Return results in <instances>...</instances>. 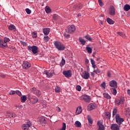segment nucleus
I'll list each match as a JSON object with an SVG mask.
<instances>
[{"label":"nucleus","instance_id":"nucleus-37","mask_svg":"<svg viewBox=\"0 0 130 130\" xmlns=\"http://www.w3.org/2000/svg\"><path fill=\"white\" fill-rule=\"evenodd\" d=\"M117 113V108H115L113 111V116H114V115H116Z\"/></svg>","mask_w":130,"mask_h":130},{"label":"nucleus","instance_id":"nucleus-27","mask_svg":"<svg viewBox=\"0 0 130 130\" xmlns=\"http://www.w3.org/2000/svg\"><path fill=\"white\" fill-rule=\"evenodd\" d=\"M115 105H117V106H119L120 104H121V103L120 102V100L117 99L115 100Z\"/></svg>","mask_w":130,"mask_h":130},{"label":"nucleus","instance_id":"nucleus-19","mask_svg":"<svg viewBox=\"0 0 130 130\" xmlns=\"http://www.w3.org/2000/svg\"><path fill=\"white\" fill-rule=\"evenodd\" d=\"M116 89H117V88H111V91L112 92V94H113V95H116V94H117V90H116Z\"/></svg>","mask_w":130,"mask_h":130},{"label":"nucleus","instance_id":"nucleus-34","mask_svg":"<svg viewBox=\"0 0 130 130\" xmlns=\"http://www.w3.org/2000/svg\"><path fill=\"white\" fill-rule=\"evenodd\" d=\"M86 50H87L88 53L91 54L92 53V48L90 47H86Z\"/></svg>","mask_w":130,"mask_h":130},{"label":"nucleus","instance_id":"nucleus-13","mask_svg":"<svg viewBox=\"0 0 130 130\" xmlns=\"http://www.w3.org/2000/svg\"><path fill=\"white\" fill-rule=\"evenodd\" d=\"M111 129L112 130H120V125L117 124H113L111 126Z\"/></svg>","mask_w":130,"mask_h":130},{"label":"nucleus","instance_id":"nucleus-12","mask_svg":"<svg viewBox=\"0 0 130 130\" xmlns=\"http://www.w3.org/2000/svg\"><path fill=\"white\" fill-rule=\"evenodd\" d=\"M96 107H97V105H96L95 104H89L87 106V110H89V111L93 110V109H95Z\"/></svg>","mask_w":130,"mask_h":130},{"label":"nucleus","instance_id":"nucleus-1","mask_svg":"<svg viewBox=\"0 0 130 130\" xmlns=\"http://www.w3.org/2000/svg\"><path fill=\"white\" fill-rule=\"evenodd\" d=\"M54 45L55 46V47H56V48L60 51H62L63 50H64V49H66V47L64 46V45H63V44H62V43H60V42H55L54 43Z\"/></svg>","mask_w":130,"mask_h":130},{"label":"nucleus","instance_id":"nucleus-47","mask_svg":"<svg viewBox=\"0 0 130 130\" xmlns=\"http://www.w3.org/2000/svg\"><path fill=\"white\" fill-rule=\"evenodd\" d=\"M53 20H55L56 21V20H57V19H58V16H57V15L56 14H54L53 15Z\"/></svg>","mask_w":130,"mask_h":130},{"label":"nucleus","instance_id":"nucleus-32","mask_svg":"<svg viewBox=\"0 0 130 130\" xmlns=\"http://www.w3.org/2000/svg\"><path fill=\"white\" fill-rule=\"evenodd\" d=\"M12 112H10L9 111H7V113H6V116L7 118H12Z\"/></svg>","mask_w":130,"mask_h":130},{"label":"nucleus","instance_id":"nucleus-2","mask_svg":"<svg viewBox=\"0 0 130 130\" xmlns=\"http://www.w3.org/2000/svg\"><path fill=\"white\" fill-rule=\"evenodd\" d=\"M27 49L29 51H32L34 54H36L38 53V47L36 46H27Z\"/></svg>","mask_w":130,"mask_h":130},{"label":"nucleus","instance_id":"nucleus-42","mask_svg":"<svg viewBox=\"0 0 130 130\" xmlns=\"http://www.w3.org/2000/svg\"><path fill=\"white\" fill-rule=\"evenodd\" d=\"M85 38H86V39L88 40V41H91L92 40V39L91 38V37L89 35L85 36Z\"/></svg>","mask_w":130,"mask_h":130},{"label":"nucleus","instance_id":"nucleus-8","mask_svg":"<svg viewBox=\"0 0 130 130\" xmlns=\"http://www.w3.org/2000/svg\"><path fill=\"white\" fill-rule=\"evenodd\" d=\"M62 74L66 77V78H71V77H72L71 70H67V71H63Z\"/></svg>","mask_w":130,"mask_h":130},{"label":"nucleus","instance_id":"nucleus-50","mask_svg":"<svg viewBox=\"0 0 130 130\" xmlns=\"http://www.w3.org/2000/svg\"><path fill=\"white\" fill-rule=\"evenodd\" d=\"M16 93L17 95H18V96H22V93H21V91H20L19 90H16Z\"/></svg>","mask_w":130,"mask_h":130},{"label":"nucleus","instance_id":"nucleus-39","mask_svg":"<svg viewBox=\"0 0 130 130\" xmlns=\"http://www.w3.org/2000/svg\"><path fill=\"white\" fill-rule=\"evenodd\" d=\"M106 118H108L110 119V117H111V115L110 114V113L107 112L106 113Z\"/></svg>","mask_w":130,"mask_h":130},{"label":"nucleus","instance_id":"nucleus-3","mask_svg":"<svg viewBox=\"0 0 130 130\" xmlns=\"http://www.w3.org/2000/svg\"><path fill=\"white\" fill-rule=\"evenodd\" d=\"M115 120L117 124L120 125L124 121V119L120 117L119 114H117L115 116Z\"/></svg>","mask_w":130,"mask_h":130},{"label":"nucleus","instance_id":"nucleus-11","mask_svg":"<svg viewBox=\"0 0 130 130\" xmlns=\"http://www.w3.org/2000/svg\"><path fill=\"white\" fill-rule=\"evenodd\" d=\"M97 125L98 127V130H105V127L102 124V122L98 121L97 122Z\"/></svg>","mask_w":130,"mask_h":130},{"label":"nucleus","instance_id":"nucleus-20","mask_svg":"<svg viewBox=\"0 0 130 130\" xmlns=\"http://www.w3.org/2000/svg\"><path fill=\"white\" fill-rule=\"evenodd\" d=\"M103 96L104 98H106V99H111V96L107 93H103Z\"/></svg>","mask_w":130,"mask_h":130},{"label":"nucleus","instance_id":"nucleus-59","mask_svg":"<svg viewBox=\"0 0 130 130\" xmlns=\"http://www.w3.org/2000/svg\"><path fill=\"white\" fill-rule=\"evenodd\" d=\"M56 110L57 112H60L61 109L58 107H56Z\"/></svg>","mask_w":130,"mask_h":130},{"label":"nucleus","instance_id":"nucleus-9","mask_svg":"<svg viewBox=\"0 0 130 130\" xmlns=\"http://www.w3.org/2000/svg\"><path fill=\"white\" fill-rule=\"evenodd\" d=\"M109 85L111 88H117V82L115 80H112L109 82Z\"/></svg>","mask_w":130,"mask_h":130},{"label":"nucleus","instance_id":"nucleus-44","mask_svg":"<svg viewBox=\"0 0 130 130\" xmlns=\"http://www.w3.org/2000/svg\"><path fill=\"white\" fill-rule=\"evenodd\" d=\"M9 41H10V39L7 37L4 38V40L3 41L4 42V43H7V42H9Z\"/></svg>","mask_w":130,"mask_h":130},{"label":"nucleus","instance_id":"nucleus-26","mask_svg":"<svg viewBox=\"0 0 130 130\" xmlns=\"http://www.w3.org/2000/svg\"><path fill=\"white\" fill-rule=\"evenodd\" d=\"M26 100H27V96L26 95H23L21 97V102L22 103H24V102H26Z\"/></svg>","mask_w":130,"mask_h":130},{"label":"nucleus","instance_id":"nucleus-63","mask_svg":"<svg viewBox=\"0 0 130 130\" xmlns=\"http://www.w3.org/2000/svg\"><path fill=\"white\" fill-rule=\"evenodd\" d=\"M15 107H16V109H21V107L20 106H15Z\"/></svg>","mask_w":130,"mask_h":130},{"label":"nucleus","instance_id":"nucleus-43","mask_svg":"<svg viewBox=\"0 0 130 130\" xmlns=\"http://www.w3.org/2000/svg\"><path fill=\"white\" fill-rule=\"evenodd\" d=\"M93 73H95V74H100L101 73V71L99 69H97L96 70H94L93 71Z\"/></svg>","mask_w":130,"mask_h":130},{"label":"nucleus","instance_id":"nucleus-16","mask_svg":"<svg viewBox=\"0 0 130 130\" xmlns=\"http://www.w3.org/2000/svg\"><path fill=\"white\" fill-rule=\"evenodd\" d=\"M109 14L112 16L115 15V9H114V7L111 6L109 10Z\"/></svg>","mask_w":130,"mask_h":130},{"label":"nucleus","instance_id":"nucleus-10","mask_svg":"<svg viewBox=\"0 0 130 130\" xmlns=\"http://www.w3.org/2000/svg\"><path fill=\"white\" fill-rule=\"evenodd\" d=\"M30 67H31V64H30L29 62L27 61H24L23 62L22 67L24 70H28Z\"/></svg>","mask_w":130,"mask_h":130},{"label":"nucleus","instance_id":"nucleus-48","mask_svg":"<svg viewBox=\"0 0 130 130\" xmlns=\"http://www.w3.org/2000/svg\"><path fill=\"white\" fill-rule=\"evenodd\" d=\"M53 76V75L51 73L48 72V73H47V78H50V77H52Z\"/></svg>","mask_w":130,"mask_h":130},{"label":"nucleus","instance_id":"nucleus-57","mask_svg":"<svg viewBox=\"0 0 130 130\" xmlns=\"http://www.w3.org/2000/svg\"><path fill=\"white\" fill-rule=\"evenodd\" d=\"M20 43L21 44H22V45H23V46H27V44H26V43L25 42H23L22 41H20Z\"/></svg>","mask_w":130,"mask_h":130},{"label":"nucleus","instance_id":"nucleus-62","mask_svg":"<svg viewBox=\"0 0 130 130\" xmlns=\"http://www.w3.org/2000/svg\"><path fill=\"white\" fill-rule=\"evenodd\" d=\"M90 75H91V77H95V74H94L93 72H91Z\"/></svg>","mask_w":130,"mask_h":130},{"label":"nucleus","instance_id":"nucleus-15","mask_svg":"<svg viewBox=\"0 0 130 130\" xmlns=\"http://www.w3.org/2000/svg\"><path fill=\"white\" fill-rule=\"evenodd\" d=\"M8 47V45L7 43L2 40H0V48H5Z\"/></svg>","mask_w":130,"mask_h":130},{"label":"nucleus","instance_id":"nucleus-18","mask_svg":"<svg viewBox=\"0 0 130 130\" xmlns=\"http://www.w3.org/2000/svg\"><path fill=\"white\" fill-rule=\"evenodd\" d=\"M8 29L10 31H16V26L14 24H11L8 26Z\"/></svg>","mask_w":130,"mask_h":130},{"label":"nucleus","instance_id":"nucleus-14","mask_svg":"<svg viewBox=\"0 0 130 130\" xmlns=\"http://www.w3.org/2000/svg\"><path fill=\"white\" fill-rule=\"evenodd\" d=\"M38 121L41 123L42 125H45L46 124V120H45V117H41L39 118Z\"/></svg>","mask_w":130,"mask_h":130},{"label":"nucleus","instance_id":"nucleus-41","mask_svg":"<svg viewBox=\"0 0 130 130\" xmlns=\"http://www.w3.org/2000/svg\"><path fill=\"white\" fill-rule=\"evenodd\" d=\"M44 40L46 42H48V41H49V37L46 36H45L44 37Z\"/></svg>","mask_w":130,"mask_h":130},{"label":"nucleus","instance_id":"nucleus-22","mask_svg":"<svg viewBox=\"0 0 130 130\" xmlns=\"http://www.w3.org/2000/svg\"><path fill=\"white\" fill-rule=\"evenodd\" d=\"M124 11H126V12H127V11H129L130 10V6L128 4H126L124 6Z\"/></svg>","mask_w":130,"mask_h":130},{"label":"nucleus","instance_id":"nucleus-51","mask_svg":"<svg viewBox=\"0 0 130 130\" xmlns=\"http://www.w3.org/2000/svg\"><path fill=\"white\" fill-rule=\"evenodd\" d=\"M120 101L121 102V104H123V103H124V98L121 97Z\"/></svg>","mask_w":130,"mask_h":130},{"label":"nucleus","instance_id":"nucleus-28","mask_svg":"<svg viewBox=\"0 0 130 130\" xmlns=\"http://www.w3.org/2000/svg\"><path fill=\"white\" fill-rule=\"evenodd\" d=\"M82 113V107H78L76 110L77 114H80V113Z\"/></svg>","mask_w":130,"mask_h":130},{"label":"nucleus","instance_id":"nucleus-49","mask_svg":"<svg viewBox=\"0 0 130 130\" xmlns=\"http://www.w3.org/2000/svg\"><path fill=\"white\" fill-rule=\"evenodd\" d=\"M82 89V87H81V86H80V85H77V86H76V90H77V91H81V90Z\"/></svg>","mask_w":130,"mask_h":130},{"label":"nucleus","instance_id":"nucleus-36","mask_svg":"<svg viewBox=\"0 0 130 130\" xmlns=\"http://www.w3.org/2000/svg\"><path fill=\"white\" fill-rule=\"evenodd\" d=\"M55 92L56 93H59V92H60V87L58 86H56L55 89Z\"/></svg>","mask_w":130,"mask_h":130},{"label":"nucleus","instance_id":"nucleus-29","mask_svg":"<svg viewBox=\"0 0 130 130\" xmlns=\"http://www.w3.org/2000/svg\"><path fill=\"white\" fill-rule=\"evenodd\" d=\"M79 40L82 45H85L86 44V41H85V40L83 39L82 38H79Z\"/></svg>","mask_w":130,"mask_h":130},{"label":"nucleus","instance_id":"nucleus-64","mask_svg":"<svg viewBox=\"0 0 130 130\" xmlns=\"http://www.w3.org/2000/svg\"><path fill=\"white\" fill-rule=\"evenodd\" d=\"M127 93L128 95H130V90L129 89L127 90Z\"/></svg>","mask_w":130,"mask_h":130},{"label":"nucleus","instance_id":"nucleus-21","mask_svg":"<svg viewBox=\"0 0 130 130\" xmlns=\"http://www.w3.org/2000/svg\"><path fill=\"white\" fill-rule=\"evenodd\" d=\"M125 114L127 116H130V108H127L125 109Z\"/></svg>","mask_w":130,"mask_h":130},{"label":"nucleus","instance_id":"nucleus-5","mask_svg":"<svg viewBox=\"0 0 130 130\" xmlns=\"http://www.w3.org/2000/svg\"><path fill=\"white\" fill-rule=\"evenodd\" d=\"M76 31V26L74 25H69L68 27V33L70 34H72V33H74Z\"/></svg>","mask_w":130,"mask_h":130},{"label":"nucleus","instance_id":"nucleus-54","mask_svg":"<svg viewBox=\"0 0 130 130\" xmlns=\"http://www.w3.org/2000/svg\"><path fill=\"white\" fill-rule=\"evenodd\" d=\"M63 35L64 37L67 38V39H69V38H70V35L64 33Z\"/></svg>","mask_w":130,"mask_h":130},{"label":"nucleus","instance_id":"nucleus-30","mask_svg":"<svg viewBox=\"0 0 130 130\" xmlns=\"http://www.w3.org/2000/svg\"><path fill=\"white\" fill-rule=\"evenodd\" d=\"M34 94H35V95H37V96L39 97V96H40V95H41V91L37 89Z\"/></svg>","mask_w":130,"mask_h":130},{"label":"nucleus","instance_id":"nucleus-46","mask_svg":"<svg viewBox=\"0 0 130 130\" xmlns=\"http://www.w3.org/2000/svg\"><path fill=\"white\" fill-rule=\"evenodd\" d=\"M25 12L27 14H28V15H30V14H31V10L29 9L28 8H26L25 9Z\"/></svg>","mask_w":130,"mask_h":130},{"label":"nucleus","instance_id":"nucleus-56","mask_svg":"<svg viewBox=\"0 0 130 130\" xmlns=\"http://www.w3.org/2000/svg\"><path fill=\"white\" fill-rule=\"evenodd\" d=\"M99 4L101 7H103V3L102 0H98Z\"/></svg>","mask_w":130,"mask_h":130},{"label":"nucleus","instance_id":"nucleus-25","mask_svg":"<svg viewBox=\"0 0 130 130\" xmlns=\"http://www.w3.org/2000/svg\"><path fill=\"white\" fill-rule=\"evenodd\" d=\"M45 11L47 14H49L51 13V9H50V8H49V7L46 6L45 8Z\"/></svg>","mask_w":130,"mask_h":130},{"label":"nucleus","instance_id":"nucleus-17","mask_svg":"<svg viewBox=\"0 0 130 130\" xmlns=\"http://www.w3.org/2000/svg\"><path fill=\"white\" fill-rule=\"evenodd\" d=\"M43 32L44 35H48V34H49V32H50V28H43Z\"/></svg>","mask_w":130,"mask_h":130},{"label":"nucleus","instance_id":"nucleus-7","mask_svg":"<svg viewBox=\"0 0 130 130\" xmlns=\"http://www.w3.org/2000/svg\"><path fill=\"white\" fill-rule=\"evenodd\" d=\"M81 77L85 80H88L90 78V73L87 71H84L81 74Z\"/></svg>","mask_w":130,"mask_h":130},{"label":"nucleus","instance_id":"nucleus-61","mask_svg":"<svg viewBox=\"0 0 130 130\" xmlns=\"http://www.w3.org/2000/svg\"><path fill=\"white\" fill-rule=\"evenodd\" d=\"M108 75V77H109V78H110V77H111V73H110V71H109L107 73Z\"/></svg>","mask_w":130,"mask_h":130},{"label":"nucleus","instance_id":"nucleus-4","mask_svg":"<svg viewBox=\"0 0 130 130\" xmlns=\"http://www.w3.org/2000/svg\"><path fill=\"white\" fill-rule=\"evenodd\" d=\"M80 100H81L82 101H85V102L89 103V102L91 101V98H90V96L88 95L83 94L80 96Z\"/></svg>","mask_w":130,"mask_h":130},{"label":"nucleus","instance_id":"nucleus-33","mask_svg":"<svg viewBox=\"0 0 130 130\" xmlns=\"http://www.w3.org/2000/svg\"><path fill=\"white\" fill-rule=\"evenodd\" d=\"M75 126L77 127H81V122H80V121H76L75 123Z\"/></svg>","mask_w":130,"mask_h":130},{"label":"nucleus","instance_id":"nucleus-53","mask_svg":"<svg viewBox=\"0 0 130 130\" xmlns=\"http://www.w3.org/2000/svg\"><path fill=\"white\" fill-rule=\"evenodd\" d=\"M38 101H39L38 98H36L33 99L34 103H37V102H38Z\"/></svg>","mask_w":130,"mask_h":130},{"label":"nucleus","instance_id":"nucleus-52","mask_svg":"<svg viewBox=\"0 0 130 130\" xmlns=\"http://www.w3.org/2000/svg\"><path fill=\"white\" fill-rule=\"evenodd\" d=\"M10 95H15L16 94V91L11 90L9 92Z\"/></svg>","mask_w":130,"mask_h":130},{"label":"nucleus","instance_id":"nucleus-35","mask_svg":"<svg viewBox=\"0 0 130 130\" xmlns=\"http://www.w3.org/2000/svg\"><path fill=\"white\" fill-rule=\"evenodd\" d=\"M87 119L89 123L92 124L93 123V119H92V118H91V116H87Z\"/></svg>","mask_w":130,"mask_h":130},{"label":"nucleus","instance_id":"nucleus-38","mask_svg":"<svg viewBox=\"0 0 130 130\" xmlns=\"http://www.w3.org/2000/svg\"><path fill=\"white\" fill-rule=\"evenodd\" d=\"M117 34L119 36H121V37H125V35L121 32H117Z\"/></svg>","mask_w":130,"mask_h":130},{"label":"nucleus","instance_id":"nucleus-24","mask_svg":"<svg viewBox=\"0 0 130 130\" xmlns=\"http://www.w3.org/2000/svg\"><path fill=\"white\" fill-rule=\"evenodd\" d=\"M100 87L103 90H105V89H106V83H105V82H103L102 84H101Z\"/></svg>","mask_w":130,"mask_h":130},{"label":"nucleus","instance_id":"nucleus-31","mask_svg":"<svg viewBox=\"0 0 130 130\" xmlns=\"http://www.w3.org/2000/svg\"><path fill=\"white\" fill-rule=\"evenodd\" d=\"M66 64V60L63 59V57L62 58V60L61 62H60V67H63L64 64Z\"/></svg>","mask_w":130,"mask_h":130},{"label":"nucleus","instance_id":"nucleus-60","mask_svg":"<svg viewBox=\"0 0 130 130\" xmlns=\"http://www.w3.org/2000/svg\"><path fill=\"white\" fill-rule=\"evenodd\" d=\"M85 63L86 66H88V64H89V59H86Z\"/></svg>","mask_w":130,"mask_h":130},{"label":"nucleus","instance_id":"nucleus-58","mask_svg":"<svg viewBox=\"0 0 130 130\" xmlns=\"http://www.w3.org/2000/svg\"><path fill=\"white\" fill-rule=\"evenodd\" d=\"M16 114L15 113H12V115H11V118H15L16 117Z\"/></svg>","mask_w":130,"mask_h":130},{"label":"nucleus","instance_id":"nucleus-55","mask_svg":"<svg viewBox=\"0 0 130 130\" xmlns=\"http://www.w3.org/2000/svg\"><path fill=\"white\" fill-rule=\"evenodd\" d=\"M90 62H91L92 66H93V65H95V61H94V60H93L92 58H91V59H90Z\"/></svg>","mask_w":130,"mask_h":130},{"label":"nucleus","instance_id":"nucleus-45","mask_svg":"<svg viewBox=\"0 0 130 130\" xmlns=\"http://www.w3.org/2000/svg\"><path fill=\"white\" fill-rule=\"evenodd\" d=\"M37 90V89H36V87H32L30 88V91H31L33 93V94H34V93H35V92L36 91V90Z\"/></svg>","mask_w":130,"mask_h":130},{"label":"nucleus","instance_id":"nucleus-23","mask_svg":"<svg viewBox=\"0 0 130 130\" xmlns=\"http://www.w3.org/2000/svg\"><path fill=\"white\" fill-rule=\"evenodd\" d=\"M107 21L110 25H113V24H114V22H115L114 21H113L112 19L110 18H107Z\"/></svg>","mask_w":130,"mask_h":130},{"label":"nucleus","instance_id":"nucleus-6","mask_svg":"<svg viewBox=\"0 0 130 130\" xmlns=\"http://www.w3.org/2000/svg\"><path fill=\"white\" fill-rule=\"evenodd\" d=\"M32 126V124L31 123V122H28L27 123L23 124L22 125V129L28 130L29 127H30V126Z\"/></svg>","mask_w":130,"mask_h":130},{"label":"nucleus","instance_id":"nucleus-40","mask_svg":"<svg viewBox=\"0 0 130 130\" xmlns=\"http://www.w3.org/2000/svg\"><path fill=\"white\" fill-rule=\"evenodd\" d=\"M32 37L33 38H37V33L36 32H32L31 33Z\"/></svg>","mask_w":130,"mask_h":130}]
</instances>
